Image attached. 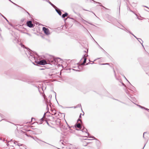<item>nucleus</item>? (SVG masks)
Returning <instances> with one entry per match:
<instances>
[{
    "instance_id": "1",
    "label": "nucleus",
    "mask_w": 149,
    "mask_h": 149,
    "mask_svg": "<svg viewBox=\"0 0 149 149\" xmlns=\"http://www.w3.org/2000/svg\"><path fill=\"white\" fill-rule=\"evenodd\" d=\"M42 30L46 35H48L50 34L49 31L48 29L46 28L45 27H43L42 28Z\"/></svg>"
},
{
    "instance_id": "2",
    "label": "nucleus",
    "mask_w": 149,
    "mask_h": 149,
    "mask_svg": "<svg viewBox=\"0 0 149 149\" xmlns=\"http://www.w3.org/2000/svg\"><path fill=\"white\" fill-rule=\"evenodd\" d=\"M38 64L41 65H44L47 64L46 61L44 60H42L38 62Z\"/></svg>"
},
{
    "instance_id": "3",
    "label": "nucleus",
    "mask_w": 149,
    "mask_h": 149,
    "mask_svg": "<svg viewBox=\"0 0 149 149\" xmlns=\"http://www.w3.org/2000/svg\"><path fill=\"white\" fill-rule=\"evenodd\" d=\"M27 26L31 28L33 26V24L32 23V22L31 21H28L27 22Z\"/></svg>"
},
{
    "instance_id": "4",
    "label": "nucleus",
    "mask_w": 149,
    "mask_h": 149,
    "mask_svg": "<svg viewBox=\"0 0 149 149\" xmlns=\"http://www.w3.org/2000/svg\"><path fill=\"white\" fill-rule=\"evenodd\" d=\"M26 135L28 136H29L31 138H32L34 140L36 141H37V142L39 141V139L37 138L36 137H34L30 135H28L27 134H26Z\"/></svg>"
},
{
    "instance_id": "5",
    "label": "nucleus",
    "mask_w": 149,
    "mask_h": 149,
    "mask_svg": "<svg viewBox=\"0 0 149 149\" xmlns=\"http://www.w3.org/2000/svg\"><path fill=\"white\" fill-rule=\"evenodd\" d=\"M56 124L58 125H61V120L60 119H58L56 120Z\"/></svg>"
},
{
    "instance_id": "6",
    "label": "nucleus",
    "mask_w": 149,
    "mask_h": 149,
    "mask_svg": "<svg viewBox=\"0 0 149 149\" xmlns=\"http://www.w3.org/2000/svg\"><path fill=\"white\" fill-rule=\"evenodd\" d=\"M87 56V55L86 56V55H84V56L83 57V58H84V62L82 64H84L86 62V61L87 59L86 58V56Z\"/></svg>"
},
{
    "instance_id": "7",
    "label": "nucleus",
    "mask_w": 149,
    "mask_h": 149,
    "mask_svg": "<svg viewBox=\"0 0 149 149\" xmlns=\"http://www.w3.org/2000/svg\"><path fill=\"white\" fill-rule=\"evenodd\" d=\"M82 132H85L87 134L88 136L89 135L88 133H87V131L86 129L84 128L82 130Z\"/></svg>"
},
{
    "instance_id": "8",
    "label": "nucleus",
    "mask_w": 149,
    "mask_h": 149,
    "mask_svg": "<svg viewBox=\"0 0 149 149\" xmlns=\"http://www.w3.org/2000/svg\"><path fill=\"white\" fill-rule=\"evenodd\" d=\"M56 10L60 15H61V12L60 10L56 9Z\"/></svg>"
},
{
    "instance_id": "9",
    "label": "nucleus",
    "mask_w": 149,
    "mask_h": 149,
    "mask_svg": "<svg viewBox=\"0 0 149 149\" xmlns=\"http://www.w3.org/2000/svg\"><path fill=\"white\" fill-rule=\"evenodd\" d=\"M76 126L78 128L81 129V127L80 123H79L78 124H77Z\"/></svg>"
},
{
    "instance_id": "10",
    "label": "nucleus",
    "mask_w": 149,
    "mask_h": 149,
    "mask_svg": "<svg viewBox=\"0 0 149 149\" xmlns=\"http://www.w3.org/2000/svg\"><path fill=\"white\" fill-rule=\"evenodd\" d=\"M68 15V14L65 13V14H63L62 15V17L63 18H65V17L67 16V15Z\"/></svg>"
},
{
    "instance_id": "11",
    "label": "nucleus",
    "mask_w": 149,
    "mask_h": 149,
    "mask_svg": "<svg viewBox=\"0 0 149 149\" xmlns=\"http://www.w3.org/2000/svg\"><path fill=\"white\" fill-rule=\"evenodd\" d=\"M38 142L39 143H40V144H41L42 143V142H44V143H45V142L42 141V140H40L39 139V141H38Z\"/></svg>"
},
{
    "instance_id": "12",
    "label": "nucleus",
    "mask_w": 149,
    "mask_h": 149,
    "mask_svg": "<svg viewBox=\"0 0 149 149\" xmlns=\"http://www.w3.org/2000/svg\"><path fill=\"white\" fill-rule=\"evenodd\" d=\"M49 3L54 8H56V7L52 3L50 2H49Z\"/></svg>"
},
{
    "instance_id": "13",
    "label": "nucleus",
    "mask_w": 149,
    "mask_h": 149,
    "mask_svg": "<svg viewBox=\"0 0 149 149\" xmlns=\"http://www.w3.org/2000/svg\"><path fill=\"white\" fill-rule=\"evenodd\" d=\"M28 54H29V55H30V56H32V54L29 51L28 52Z\"/></svg>"
},
{
    "instance_id": "14",
    "label": "nucleus",
    "mask_w": 149,
    "mask_h": 149,
    "mask_svg": "<svg viewBox=\"0 0 149 149\" xmlns=\"http://www.w3.org/2000/svg\"><path fill=\"white\" fill-rule=\"evenodd\" d=\"M14 143L16 144V145H18V146H21L22 145L21 144H17V142H15Z\"/></svg>"
},
{
    "instance_id": "15",
    "label": "nucleus",
    "mask_w": 149,
    "mask_h": 149,
    "mask_svg": "<svg viewBox=\"0 0 149 149\" xmlns=\"http://www.w3.org/2000/svg\"><path fill=\"white\" fill-rule=\"evenodd\" d=\"M9 1H10L12 3H13V4H15V5H16V6H18V7H19V6H17L16 4H15V3L13 2L12 1L10 0H8Z\"/></svg>"
},
{
    "instance_id": "16",
    "label": "nucleus",
    "mask_w": 149,
    "mask_h": 149,
    "mask_svg": "<svg viewBox=\"0 0 149 149\" xmlns=\"http://www.w3.org/2000/svg\"><path fill=\"white\" fill-rule=\"evenodd\" d=\"M82 21L83 22H87L86 21V20H84V19H82Z\"/></svg>"
},
{
    "instance_id": "17",
    "label": "nucleus",
    "mask_w": 149,
    "mask_h": 149,
    "mask_svg": "<svg viewBox=\"0 0 149 149\" xmlns=\"http://www.w3.org/2000/svg\"><path fill=\"white\" fill-rule=\"evenodd\" d=\"M20 45H21V47H24V45H23L21 44H20Z\"/></svg>"
},
{
    "instance_id": "18",
    "label": "nucleus",
    "mask_w": 149,
    "mask_h": 149,
    "mask_svg": "<svg viewBox=\"0 0 149 149\" xmlns=\"http://www.w3.org/2000/svg\"><path fill=\"white\" fill-rule=\"evenodd\" d=\"M96 3H97V2H96ZM98 3H99V4H100V6H102V7H103L104 8V6H102V5H101V3H99V2H98Z\"/></svg>"
},
{
    "instance_id": "19",
    "label": "nucleus",
    "mask_w": 149,
    "mask_h": 149,
    "mask_svg": "<svg viewBox=\"0 0 149 149\" xmlns=\"http://www.w3.org/2000/svg\"><path fill=\"white\" fill-rule=\"evenodd\" d=\"M24 10L26 11V12L29 15H30V14L28 12H27L26 10H25L24 9Z\"/></svg>"
},
{
    "instance_id": "20",
    "label": "nucleus",
    "mask_w": 149,
    "mask_h": 149,
    "mask_svg": "<svg viewBox=\"0 0 149 149\" xmlns=\"http://www.w3.org/2000/svg\"><path fill=\"white\" fill-rule=\"evenodd\" d=\"M81 118V113L80 114V115L79 116V118Z\"/></svg>"
},
{
    "instance_id": "21",
    "label": "nucleus",
    "mask_w": 149,
    "mask_h": 149,
    "mask_svg": "<svg viewBox=\"0 0 149 149\" xmlns=\"http://www.w3.org/2000/svg\"><path fill=\"white\" fill-rule=\"evenodd\" d=\"M108 63L106 64H102L101 65H105V64H108Z\"/></svg>"
},
{
    "instance_id": "22",
    "label": "nucleus",
    "mask_w": 149,
    "mask_h": 149,
    "mask_svg": "<svg viewBox=\"0 0 149 149\" xmlns=\"http://www.w3.org/2000/svg\"><path fill=\"white\" fill-rule=\"evenodd\" d=\"M144 7H146L148 8L149 9V8H148V7L146 6H144Z\"/></svg>"
},
{
    "instance_id": "23",
    "label": "nucleus",
    "mask_w": 149,
    "mask_h": 149,
    "mask_svg": "<svg viewBox=\"0 0 149 149\" xmlns=\"http://www.w3.org/2000/svg\"><path fill=\"white\" fill-rule=\"evenodd\" d=\"M91 138L93 139H94L95 137L94 136H93L92 137H91Z\"/></svg>"
},
{
    "instance_id": "24",
    "label": "nucleus",
    "mask_w": 149,
    "mask_h": 149,
    "mask_svg": "<svg viewBox=\"0 0 149 149\" xmlns=\"http://www.w3.org/2000/svg\"><path fill=\"white\" fill-rule=\"evenodd\" d=\"M146 133V132H144V133H143V137H144V134Z\"/></svg>"
},
{
    "instance_id": "25",
    "label": "nucleus",
    "mask_w": 149,
    "mask_h": 149,
    "mask_svg": "<svg viewBox=\"0 0 149 149\" xmlns=\"http://www.w3.org/2000/svg\"><path fill=\"white\" fill-rule=\"evenodd\" d=\"M145 109L147 110H149H149L148 109Z\"/></svg>"
},
{
    "instance_id": "26",
    "label": "nucleus",
    "mask_w": 149,
    "mask_h": 149,
    "mask_svg": "<svg viewBox=\"0 0 149 149\" xmlns=\"http://www.w3.org/2000/svg\"><path fill=\"white\" fill-rule=\"evenodd\" d=\"M78 120H79L81 122V120H80L79 119Z\"/></svg>"
},
{
    "instance_id": "27",
    "label": "nucleus",
    "mask_w": 149,
    "mask_h": 149,
    "mask_svg": "<svg viewBox=\"0 0 149 149\" xmlns=\"http://www.w3.org/2000/svg\"><path fill=\"white\" fill-rule=\"evenodd\" d=\"M139 106L140 107L142 108V107L141 106Z\"/></svg>"
},
{
    "instance_id": "28",
    "label": "nucleus",
    "mask_w": 149,
    "mask_h": 149,
    "mask_svg": "<svg viewBox=\"0 0 149 149\" xmlns=\"http://www.w3.org/2000/svg\"><path fill=\"white\" fill-rule=\"evenodd\" d=\"M132 35L134 36V37H135V38H136V37H135V36H134V35H133V34H132Z\"/></svg>"
},
{
    "instance_id": "29",
    "label": "nucleus",
    "mask_w": 149,
    "mask_h": 149,
    "mask_svg": "<svg viewBox=\"0 0 149 149\" xmlns=\"http://www.w3.org/2000/svg\"><path fill=\"white\" fill-rule=\"evenodd\" d=\"M5 19H6V20L7 21H8L7 20L6 18Z\"/></svg>"
},
{
    "instance_id": "30",
    "label": "nucleus",
    "mask_w": 149,
    "mask_h": 149,
    "mask_svg": "<svg viewBox=\"0 0 149 149\" xmlns=\"http://www.w3.org/2000/svg\"><path fill=\"white\" fill-rule=\"evenodd\" d=\"M5 19H6V20L7 21H8L7 20L6 18Z\"/></svg>"
},
{
    "instance_id": "31",
    "label": "nucleus",
    "mask_w": 149,
    "mask_h": 149,
    "mask_svg": "<svg viewBox=\"0 0 149 149\" xmlns=\"http://www.w3.org/2000/svg\"><path fill=\"white\" fill-rule=\"evenodd\" d=\"M5 19H6V20L7 21H8L7 20L6 18Z\"/></svg>"
},
{
    "instance_id": "32",
    "label": "nucleus",
    "mask_w": 149,
    "mask_h": 149,
    "mask_svg": "<svg viewBox=\"0 0 149 149\" xmlns=\"http://www.w3.org/2000/svg\"><path fill=\"white\" fill-rule=\"evenodd\" d=\"M41 119L42 120H43V118H42Z\"/></svg>"
},
{
    "instance_id": "33",
    "label": "nucleus",
    "mask_w": 149,
    "mask_h": 149,
    "mask_svg": "<svg viewBox=\"0 0 149 149\" xmlns=\"http://www.w3.org/2000/svg\"><path fill=\"white\" fill-rule=\"evenodd\" d=\"M140 42V43H141V44H142V43H141V42Z\"/></svg>"
},
{
    "instance_id": "34",
    "label": "nucleus",
    "mask_w": 149,
    "mask_h": 149,
    "mask_svg": "<svg viewBox=\"0 0 149 149\" xmlns=\"http://www.w3.org/2000/svg\"><path fill=\"white\" fill-rule=\"evenodd\" d=\"M139 42H140V40H139Z\"/></svg>"
}]
</instances>
